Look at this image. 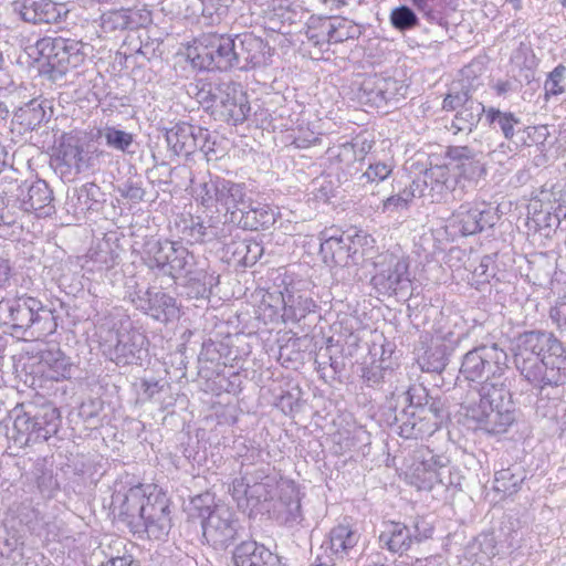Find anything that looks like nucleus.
Returning <instances> with one entry per match:
<instances>
[{"label":"nucleus","instance_id":"nucleus-10","mask_svg":"<svg viewBox=\"0 0 566 566\" xmlns=\"http://www.w3.org/2000/svg\"><path fill=\"white\" fill-rule=\"evenodd\" d=\"M407 88L402 81L395 77L373 74L359 83L356 97L361 105L379 109L403 98Z\"/></svg>","mask_w":566,"mask_h":566},{"label":"nucleus","instance_id":"nucleus-17","mask_svg":"<svg viewBox=\"0 0 566 566\" xmlns=\"http://www.w3.org/2000/svg\"><path fill=\"white\" fill-rule=\"evenodd\" d=\"M319 253L325 264L340 268L356 265L363 256L352 235L345 234L326 237L323 233Z\"/></svg>","mask_w":566,"mask_h":566},{"label":"nucleus","instance_id":"nucleus-39","mask_svg":"<svg viewBox=\"0 0 566 566\" xmlns=\"http://www.w3.org/2000/svg\"><path fill=\"white\" fill-rule=\"evenodd\" d=\"M136 27L137 22L132 17L130 10H113L102 15V28L107 32L135 29Z\"/></svg>","mask_w":566,"mask_h":566},{"label":"nucleus","instance_id":"nucleus-25","mask_svg":"<svg viewBox=\"0 0 566 566\" xmlns=\"http://www.w3.org/2000/svg\"><path fill=\"white\" fill-rule=\"evenodd\" d=\"M276 221V213L272 208L265 205H253L251 199L248 201V207L243 208L235 222L244 230L258 231L269 229Z\"/></svg>","mask_w":566,"mask_h":566},{"label":"nucleus","instance_id":"nucleus-38","mask_svg":"<svg viewBox=\"0 0 566 566\" xmlns=\"http://www.w3.org/2000/svg\"><path fill=\"white\" fill-rule=\"evenodd\" d=\"M495 554V538L492 534H480L465 548V555L475 557L479 563L491 559Z\"/></svg>","mask_w":566,"mask_h":566},{"label":"nucleus","instance_id":"nucleus-40","mask_svg":"<svg viewBox=\"0 0 566 566\" xmlns=\"http://www.w3.org/2000/svg\"><path fill=\"white\" fill-rule=\"evenodd\" d=\"M486 120L490 125H496L506 139L513 138L514 127L521 123L520 118L513 113L501 112L494 107H490L486 111Z\"/></svg>","mask_w":566,"mask_h":566},{"label":"nucleus","instance_id":"nucleus-26","mask_svg":"<svg viewBox=\"0 0 566 566\" xmlns=\"http://www.w3.org/2000/svg\"><path fill=\"white\" fill-rule=\"evenodd\" d=\"M36 420L45 419L43 417L39 418L34 416L33 406H31L29 410L15 415L12 432L9 436V438L13 440L14 444L23 448L31 443L40 442L39 439H35L36 430H34V426L39 424Z\"/></svg>","mask_w":566,"mask_h":566},{"label":"nucleus","instance_id":"nucleus-31","mask_svg":"<svg viewBox=\"0 0 566 566\" xmlns=\"http://www.w3.org/2000/svg\"><path fill=\"white\" fill-rule=\"evenodd\" d=\"M379 542L390 552L403 553L412 543V531L402 523L390 522L379 535Z\"/></svg>","mask_w":566,"mask_h":566},{"label":"nucleus","instance_id":"nucleus-56","mask_svg":"<svg viewBox=\"0 0 566 566\" xmlns=\"http://www.w3.org/2000/svg\"><path fill=\"white\" fill-rule=\"evenodd\" d=\"M448 167L447 166H431L429 169H427L423 174V177L426 180L436 181L438 184H441L446 188H449L448 181Z\"/></svg>","mask_w":566,"mask_h":566},{"label":"nucleus","instance_id":"nucleus-15","mask_svg":"<svg viewBox=\"0 0 566 566\" xmlns=\"http://www.w3.org/2000/svg\"><path fill=\"white\" fill-rule=\"evenodd\" d=\"M500 217L496 209L486 203H462L451 217V226L464 235H473L493 228Z\"/></svg>","mask_w":566,"mask_h":566},{"label":"nucleus","instance_id":"nucleus-18","mask_svg":"<svg viewBox=\"0 0 566 566\" xmlns=\"http://www.w3.org/2000/svg\"><path fill=\"white\" fill-rule=\"evenodd\" d=\"M234 42L233 69L249 70L265 62L268 44L259 36L245 32L232 38Z\"/></svg>","mask_w":566,"mask_h":566},{"label":"nucleus","instance_id":"nucleus-13","mask_svg":"<svg viewBox=\"0 0 566 566\" xmlns=\"http://www.w3.org/2000/svg\"><path fill=\"white\" fill-rule=\"evenodd\" d=\"M212 115L228 124H242L251 111L248 96L240 84L228 81L221 82Z\"/></svg>","mask_w":566,"mask_h":566},{"label":"nucleus","instance_id":"nucleus-11","mask_svg":"<svg viewBox=\"0 0 566 566\" xmlns=\"http://www.w3.org/2000/svg\"><path fill=\"white\" fill-rule=\"evenodd\" d=\"M147 253L154 266L172 279L189 275L193 266V255L179 242L168 240L148 242Z\"/></svg>","mask_w":566,"mask_h":566},{"label":"nucleus","instance_id":"nucleus-43","mask_svg":"<svg viewBox=\"0 0 566 566\" xmlns=\"http://www.w3.org/2000/svg\"><path fill=\"white\" fill-rule=\"evenodd\" d=\"M270 497V485L264 482H258L253 478H251L250 485L248 488L247 500L243 503L242 511H253L255 510L262 502L268 501Z\"/></svg>","mask_w":566,"mask_h":566},{"label":"nucleus","instance_id":"nucleus-32","mask_svg":"<svg viewBox=\"0 0 566 566\" xmlns=\"http://www.w3.org/2000/svg\"><path fill=\"white\" fill-rule=\"evenodd\" d=\"M268 558L273 559V553L264 545L254 541H243L233 551L234 566H259Z\"/></svg>","mask_w":566,"mask_h":566},{"label":"nucleus","instance_id":"nucleus-54","mask_svg":"<svg viewBox=\"0 0 566 566\" xmlns=\"http://www.w3.org/2000/svg\"><path fill=\"white\" fill-rule=\"evenodd\" d=\"M251 478L252 476L244 475L239 479H234L232 482L230 492L232 497L237 501L240 510L243 509V503L247 500L248 488L250 485Z\"/></svg>","mask_w":566,"mask_h":566},{"label":"nucleus","instance_id":"nucleus-28","mask_svg":"<svg viewBox=\"0 0 566 566\" xmlns=\"http://www.w3.org/2000/svg\"><path fill=\"white\" fill-rule=\"evenodd\" d=\"M282 317L284 322H300L307 314L314 312L316 307L315 302L311 297L289 290H286V293H282Z\"/></svg>","mask_w":566,"mask_h":566},{"label":"nucleus","instance_id":"nucleus-14","mask_svg":"<svg viewBox=\"0 0 566 566\" xmlns=\"http://www.w3.org/2000/svg\"><path fill=\"white\" fill-rule=\"evenodd\" d=\"M377 272L371 277V284L380 294H405L410 286L408 263L394 254L384 255L382 262L377 263Z\"/></svg>","mask_w":566,"mask_h":566},{"label":"nucleus","instance_id":"nucleus-41","mask_svg":"<svg viewBox=\"0 0 566 566\" xmlns=\"http://www.w3.org/2000/svg\"><path fill=\"white\" fill-rule=\"evenodd\" d=\"M219 90H221V82L213 84L200 80L195 84H190L188 94L192 95L201 105L213 111V104L217 102Z\"/></svg>","mask_w":566,"mask_h":566},{"label":"nucleus","instance_id":"nucleus-45","mask_svg":"<svg viewBox=\"0 0 566 566\" xmlns=\"http://www.w3.org/2000/svg\"><path fill=\"white\" fill-rule=\"evenodd\" d=\"M97 147L94 143H87L85 146H75V168L76 172H83L94 166Z\"/></svg>","mask_w":566,"mask_h":566},{"label":"nucleus","instance_id":"nucleus-4","mask_svg":"<svg viewBox=\"0 0 566 566\" xmlns=\"http://www.w3.org/2000/svg\"><path fill=\"white\" fill-rule=\"evenodd\" d=\"M410 389L405 395V401L408 406L395 416V424L398 433L406 439H422L436 432L444 417L443 403L439 399L430 398L424 403L415 402V395Z\"/></svg>","mask_w":566,"mask_h":566},{"label":"nucleus","instance_id":"nucleus-55","mask_svg":"<svg viewBox=\"0 0 566 566\" xmlns=\"http://www.w3.org/2000/svg\"><path fill=\"white\" fill-rule=\"evenodd\" d=\"M549 317L560 332L566 331V297L558 301L549 311Z\"/></svg>","mask_w":566,"mask_h":566},{"label":"nucleus","instance_id":"nucleus-35","mask_svg":"<svg viewBox=\"0 0 566 566\" xmlns=\"http://www.w3.org/2000/svg\"><path fill=\"white\" fill-rule=\"evenodd\" d=\"M34 416L43 417L45 420H36L39 424H35L36 430L35 439L40 442L46 441L53 434L57 433L60 427V413L56 408L51 405H45L40 408L34 407Z\"/></svg>","mask_w":566,"mask_h":566},{"label":"nucleus","instance_id":"nucleus-3","mask_svg":"<svg viewBox=\"0 0 566 566\" xmlns=\"http://www.w3.org/2000/svg\"><path fill=\"white\" fill-rule=\"evenodd\" d=\"M0 325L8 326L12 335L40 338L53 334L57 322L40 300L22 295L0 301Z\"/></svg>","mask_w":566,"mask_h":566},{"label":"nucleus","instance_id":"nucleus-5","mask_svg":"<svg viewBox=\"0 0 566 566\" xmlns=\"http://www.w3.org/2000/svg\"><path fill=\"white\" fill-rule=\"evenodd\" d=\"M507 354L497 344L481 345L469 350L462 358L460 373L468 380L483 379L481 385L504 384Z\"/></svg>","mask_w":566,"mask_h":566},{"label":"nucleus","instance_id":"nucleus-24","mask_svg":"<svg viewBox=\"0 0 566 566\" xmlns=\"http://www.w3.org/2000/svg\"><path fill=\"white\" fill-rule=\"evenodd\" d=\"M447 158L459 175L465 179H475L484 172V165L481 163L480 154L469 146H450L446 153Z\"/></svg>","mask_w":566,"mask_h":566},{"label":"nucleus","instance_id":"nucleus-12","mask_svg":"<svg viewBox=\"0 0 566 566\" xmlns=\"http://www.w3.org/2000/svg\"><path fill=\"white\" fill-rule=\"evenodd\" d=\"M203 537L216 549H226L242 536L235 514L224 505H216L202 521Z\"/></svg>","mask_w":566,"mask_h":566},{"label":"nucleus","instance_id":"nucleus-63","mask_svg":"<svg viewBox=\"0 0 566 566\" xmlns=\"http://www.w3.org/2000/svg\"><path fill=\"white\" fill-rule=\"evenodd\" d=\"M431 533L432 528L429 527L423 521L416 522L413 525L412 542H421L422 539L430 537Z\"/></svg>","mask_w":566,"mask_h":566},{"label":"nucleus","instance_id":"nucleus-37","mask_svg":"<svg viewBox=\"0 0 566 566\" xmlns=\"http://www.w3.org/2000/svg\"><path fill=\"white\" fill-rule=\"evenodd\" d=\"M525 475L516 472L514 468L502 469L495 473L493 489L507 495L516 493Z\"/></svg>","mask_w":566,"mask_h":566},{"label":"nucleus","instance_id":"nucleus-50","mask_svg":"<svg viewBox=\"0 0 566 566\" xmlns=\"http://www.w3.org/2000/svg\"><path fill=\"white\" fill-rule=\"evenodd\" d=\"M189 237L197 242H211L216 240V232L212 229H208L206 222L200 218H191L190 224L186 228Z\"/></svg>","mask_w":566,"mask_h":566},{"label":"nucleus","instance_id":"nucleus-20","mask_svg":"<svg viewBox=\"0 0 566 566\" xmlns=\"http://www.w3.org/2000/svg\"><path fill=\"white\" fill-rule=\"evenodd\" d=\"M136 307L156 321L167 323L179 316L176 300L164 292L146 291L144 295L133 298Z\"/></svg>","mask_w":566,"mask_h":566},{"label":"nucleus","instance_id":"nucleus-46","mask_svg":"<svg viewBox=\"0 0 566 566\" xmlns=\"http://www.w3.org/2000/svg\"><path fill=\"white\" fill-rule=\"evenodd\" d=\"M566 78V66L558 64L547 76L544 83L545 98L560 95L565 92L563 82Z\"/></svg>","mask_w":566,"mask_h":566},{"label":"nucleus","instance_id":"nucleus-2","mask_svg":"<svg viewBox=\"0 0 566 566\" xmlns=\"http://www.w3.org/2000/svg\"><path fill=\"white\" fill-rule=\"evenodd\" d=\"M462 408L465 417L489 433L505 432L515 419L511 392L505 384H485L469 391Z\"/></svg>","mask_w":566,"mask_h":566},{"label":"nucleus","instance_id":"nucleus-44","mask_svg":"<svg viewBox=\"0 0 566 566\" xmlns=\"http://www.w3.org/2000/svg\"><path fill=\"white\" fill-rule=\"evenodd\" d=\"M104 137L107 146L123 153H132L129 148L134 143V137L130 133L115 127H106L104 130Z\"/></svg>","mask_w":566,"mask_h":566},{"label":"nucleus","instance_id":"nucleus-29","mask_svg":"<svg viewBox=\"0 0 566 566\" xmlns=\"http://www.w3.org/2000/svg\"><path fill=\"white\" fill-rule=\"evenodd\" d=\"M52 199V191L48 184L38 180L28 188L27 193L21 198V208L27 212L34 211L38 214H49Z\"/></svg>","mask_w":566,"mask_h":566},{"label":"nucleus","instance_id":"nucleus-9","mask_svg":"<svg viewBox=\"0 0 566 566\" xmlns=\"http://www.w3.org/2000/svg\"><path fill=\"white\" fill-rule=\"evenodd\" d=\"M548 338V346L541 348L538 355L539 374H534L532 387L542 397L546 387H558L564 384L566 371V348L563 343L552 333Z\"/></svg>","mask_w":566,"mask_h":566},{"label":"nucleus","instance_id":"nucleus-6","mask_svg":"<svg viewBox=\"0 0 566 566\" xmlns=\"http://www.w3.org/2000/svg\"><path fill=\"white\" fill-rule=\"evenodd\" d=\"M112 322L97 327L96 335L104 355L117 365L132 363L144 344V336L137 331H118Z\"/></svg>","mask_w":566,"mask_h":566},{"label":"nucleus","instance_id":"nucleus-47","mask_svg":"<svg viewBox=\"0 0 566 566\" xmlns=\"http://www.w3.org/2000/svg\"><path fill=\"white\" fill-rule=\"evenodd\" d=\"M360 33L356 24L349 23L347 20H342L338 24H329L327 30L328 41L344 42L349 38H355Z\"/></svg>","mask_w":566,"mask_h":566},{"label":"nucleus","instance_id":"nucleus-7","mask_svg":"<svg viewBox=\"0 0 566 566\" xmlns=\"http://www.w3.org/2000/svg\"><path fill=\"white\" fill-rule=\"evenodd\" d=\"M193 50L196 55L192 62L200 69L220 71L233 69L234 42L231 35L203 33L197 39Z\"/></svg>","mask_w":566,"mask_h":566},{"label":"nucleus","instance_id":"nucleus-30","mask_svg":"<svg viewBox=\"0 0 566 566\" xmlns=\"http://www.w3.org/2000/svg\"><path fill=\"white\" fill-rule=\"evenodd\" d=\"M44 118L43 102L33 98L13 113L12 125L18 126L20 133H25L40 126Z\"/></svg>","mask_w":566,"mask_h":566},{"label":"nucleus","instance_id":"nucleus-61","mask_svg":"<svg viewBox=\"0 0 566 566\" xmlns=\"http://www.w3.org/2000/svg\"><path fill=\"white\" fill-rule=\"evenodd\" d=\"M99 188L94 182H87L77 190V200L87 203L90 200H96Z\"/></svg>","mask_w":566,"mask_h":566},{"label":"nucleus","instance_id":"nucleus-62","mask_svg":"<svg viewBox=\"0 0 566 566\" xmlns=\"http://www.w3.org/2000/svg\"><path fill=\"white\" fill-rule=\"evenodd\" d=\"M446 473H442V478H438V481L439 483H441L442 485L449 488V486H454V488H458L461 485V476L458 472H452L451 469L447 468L446 467Z\"/></svg>","mask_w":566,"mask_h":566},{"label":"nucleus","instance_id":"nucleus-64","mask_svg":"<svg viewBox=\"0 0 566 566\" xmlns=\"http://www.w3.org/2000/svg\"><path fill=\"white\" fill-rule=\"evenodd\" d=\"M352 145L356 147V156L358 160H364L366 155L373 148V142L367 139H356L355 142H352Z\"/></svg>","mask_w":566,"mask_h":566},{"label":"nucleus","instance_id":"nucleus-21","mask_svg":"<svg viewBox=\"0 0 566 566\" xmlns=\"http://www.w3.org/2000/svg\"><path fill=\"white\" fill-rule=\"evenodd\" d=\"M360 539L358 531L349 523H339L328 534V539L322 547L331 551L335 559L352 558L357 553V545Z\"/></svg>","mask_w":566,"mask_h":566},{"label":"nucleus","instance_id":"nucleus-58","mask_svg":"<svg viewBox=\"0 0 566 566\" xmlns=\"http://www.w3.org/2000/svg\"><path fill=\"white\" fill-rule=\"evenodd\" d=\"M241 252H245L242 260L245 265L254 264L262 253V247L258 243H242Z\"/></svg>","mask_w":566,"mask_h":566},{"label":"nucleus","instance_id":"nucleus-36","mask_svg":"<svg viewBox=\"0 0 566 566\" xmlns=\"http://www.w3.org/2000/svg\"><path fill=\"white\" fill-rule=\"evenodd\" d=\"M451 350L444 343L436 344L426 352L421 368L428 373H441L448 365Z\"/></svg>","mask_w":566,"mask_h":566},{"label":"nucleus","instance_id":"nucleus-51","mask_svg":"<svg viewBox=\"0 0 566 566\" xmlns=\"http://www.w3.org/2000/svg\"><path fill=\"white\" fill-rule=\"evenodd\" d=\"M329 151L336 161L344 164L345 166H350L358 160L356 156V147L348 142L329 148Z\"/></svg>","mask_w":566,"mask_h":566},{"label":"nucleus","instance_id":"nucleus-57","mask_svg":"<svg viewBox=\"0 0 566 566\" xmlns=\"http://www.w3.org/2000/svg\"><path fill=\"white\" fill-rule=\"evenodd\" d=\"M280 504L285 507L286 521H296L301 515V502L297 495L290 497L286 501L283 496L280 499Z\"/></svg>","mask_w":566,"mask_h":566},{"label":"nucleus","instance_id":"nucleus-49","mask_svg":"<svg viewBox=\"0 0 566 566\" xmlns=\"http://www.w3.org/2000/svg\"><path fill=\"white\" fill-rule=\"evenodd\" d=\"M391 171V166L385 163L369 164L367 170L360 176L361 185L366 186L367 184L373 185L384 181L390 176Z\"/></svg>","mask_w":566,"mask_h":566},{"label":"nucleus","instance_id":"nucleus-23","mask_svg":"<svg viewBox=\"0 0 566 566\" xmlns=\"http://www.w3.org/2000/svg\"><path fill=\"white\" fill-rule=\"evenodd\" d=\"M214 191L219 195L218 205L230 214V221L235 222L239 212L248 207L250 200L245 185L220 178Z\"/></svg>","mask_w":566,"mask_h":566},{"label":"nucleus","instance_id":"nucleus-19","mask_svg":"<svg viewBox=\"0 0 566 566\" xmlns=\"http://www.w3.org/2000/svg\"><path fill=\"white\" fill-rule=\"evenodd\" d=\"M13 12L29 23H54L66 15L64 4L51 0H17L12 3Z\"/></svg>","mask_w":566,"mask_h":566},{"label":"nucleus","instance_id":"nucleus-59","mask_svg":"<svg viewBox=\"0 0 566 566\" xmlns=\"http://www.w3.org/2000/svg\"><path fill=\"white\" fill-rule=\"evenodd\" d=\"M99 408H101L99 400H91L88 403L84 402L78 407L77 416L85 421L92 420L98 415Z\"/></svg>","mask_w":566,"mask_h":566},{"label":"nucleus","instance_id":"nucleus-1","mask_svg":"<svg viewBox=\"0 0 566 566\" xmlns=\"http://www.w3.org/2000/svg\"><path fill=\"white\" fill-rule=\"evenodd\" d=\"M119 517L130 531L149 539H164L170 532L169 501L164 494L146 493L144 485L130 488L120 501Z\"/></svg>","mask_w":566,"mask_h":566},{"label":"nucleus","instance_id":"nucleus-52","mask_svg":"<svg viewBox=\"0 0 566 566\" xmlns=\"http://www.w3.org/2000/svg\"><path fill=\"white\" fill-rule=\"evenodd\" d=\"M219 179L220 177H217L216 179H211L209 182H203L200 186L198 196L200 197L202 206L210 208L218 205L219 195L216 193L214 189H217Z\"/></svg>","mask_w":566,"mask_h":566},{"label":"nucleus","instance_id":"nucleus-22","mask_svg":"<svg viewBox=\"0 0 566 566\" xmlns=\"http://www.w3.org/2000/svg\"><path fill=\"white\" fill-rule=\"evenodd\" d=\"M207 135V129L182 123L167 132L166 140L176 155L188 156L202 147L200 143L206 140Z\"/></svg>","mask_w":566,"mask_h":566},{"label":"nucleus","instance_id":"nucleus-34","mask_svg":"<svg viewBox=\"0 0 566 566\" xmlns=\"http://www.w3.org/2000/svg\"><path fill=\"white\" fill-rule=\"evenodd\" d=\"M50 165L63 181H71V137L67 134L52 148Z\"/></svg>","mask_w":566,"mask_h":566},{"label":"nucleus","instance_id":"nucleus-27","mask_svg":"<svg viewBox=\"0 0 566 566\" xmlns=\"http://www.w3.org/2000/svg\"><path fill=\"white\" fill-rule=\"evenodd\" d=\"M74 541L78 542L76 558L80 559L83 566H104L112 556L104 549L102 543L88 534L80 533L78 538Z\"/></svg>","mask_w":566,"mask_h":566},{"label":"nucleus","instance_id":"nucleus-53","mask_svg":"<svg viewBox=\"0 0 566 566\" xmlns=\"http://www.w3.org/2000/svg\"><path fill=\"white\" fill-rule=\"evenodd\" d=\"M472 97L469 95L468 91H451L443 99L442 108L444 111L451 112L458 108H462Z\"/></svg>","mask_w":566,"mask_h":566},{"label":"nucleus","instance_id":"nucleus-33","mask_svg":"<svg viewBox=\"0 0 566 566\" xmlns=\"http://www.w3.org/2000/svg\"><path fill=\"white\" fill-rule=\"evenodd\" d=\"M484 105L476 99L469 101L465 105L460 108L451 124V128L454 129V134L460 132L471 133L480 123L483 114L486 115Z\"/></svg>","mask_w":566,"mask_h":566},{"label":"nucleus","instance_id":"nucleus-16","mask_svg":"<svg viewBox=\"0 0 566 566\" xmlns=\"http://www.w3.org/2000/svg\"><path fill=\"white\" fill-rule=\"evenodd\" d=\"M447 461L444 457L436 455L429 449L416 451L408 473L410 483L418 490L432 489L438 478H442V473H446Z\"/></svg>","mask_w":566,"mask_h":566},{"label":"nucleus","instance_id":"nucleus-42","mask_svg":"<svg viewBox=\"0 0 566 566\" xmlns=\"http://www.w3.org/2000/svg\"><path fill=\"white\" fill-rule=\"evenodd\" d=\"M389 20L391 25L400 32L412 30L419 25L417 14L407 6L394 8L390 12Z\"/></svg>","mask_w":566,"mask_h":566},{"label":"nucleus","instance_id":"nucleus-8","mask_svg":"<svg viewBox=\"0 0 566 566\" xmlns=\"http://www.w3.org/2000/svg\"><path fill=\"white\" fill-rule=\"evenodd\" d=\"M551 335L552 332L548 331L532 329L525 331L514 338L512 348L513 363L521 377L531 386L534 374H539L537 370L541 366L538 360L543 361V359L538 357L541 348L548 346L547 336Z\"/></svg>","mask_w":566,"mask_h":566},{"label":"nucleus","instance_id":"nucleus-60","mask_svg":"<svg viewBox=\"0 0 566 566\" xmlns=\"http://www.w3.org/2000/svg\"><path fill=\"white\" fill-rule=\"evenodd\" d=\"M408 207L402 200V197L397 195L389 196L388 198L382 200L381 211L385 212H397Z\"/></svg>","mask_w":566,"mask_h":566},{"label":"nucleus","instance_id":"nucleus-48","mask_svg":"<svg viewBox=\"0 0 566 566\" xmlns=\"http://www.w3.org/2000/svg\"><path fill=\"white\" fill-rule=\"evenodd\" d=\"M186 279V284L190 289V292L195 295V297H208L210 294V289L207 286V279H211L203 271H193L189 275L184 276Z\"/></svg>","mask_w":566,"mask_h":566}]
</instances>
